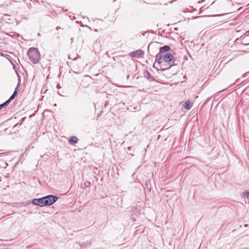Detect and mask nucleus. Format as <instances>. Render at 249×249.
I'll return each mask as SVG.
<instances>
[{
	"instance_id": "9b49d317",
	"label": "nucleus",
	"mask_w": 249,
	"mask_h": 249,
	"mask_svg": "<svg viewBox=\"0 0 249 249\" xmlns=\"http://www.w3.org/2000/svg\"><path fill=\"white\" fill-rule=\"evenodd\" d=\"M191 107L192 105L191 104L190 101H186L185 103V107L186 109H189Z\"/></svg>"
},
{
	"instance_id": "20e7f679",
	"label": "nucleus",
	"mask_w": 249,
	"mask_h": 249,
	"mask_svg": "<svg viewBox=\"0 0 249 249\" xmlns=\"http://www.w3.org/2000/svg\"><path fill=\"white\" fill-rule=\"evenodd\" d=\"M32 203L35 205H37L40 207L45 206L44 201L43 197L41 198H35L33 200Z\"/></svg>"
},
{
	"instance_id": "39448f33",
	"label": "nucleus",
	"mask_w": 249,
	"mask_h": 249,
	"mask_svg": "<svg viewBox=\"0 0 249 249\" xmlns=\"http://www.w3.org/2000/svg\"><path fill=\"white\" fill-rule=\"evenodd\" d=\"M144 54V52L142 50H137L131 52L130 54L132 57H139L142 56Z\"/></svg>"
},
{
	"instance_id": "f8f14e48",
	"label": "nucleus",
	"mask_w": 249,
	"mask_h": 249,
	"mask_svg": "<svg viewBox=\"0 0 249 249\" xmlns=\"http://www.w3.org/2000/svg\"><path fill=\"white\" fill-rule=\"evenodd\" d=\"M5 105H3V104L0 105V109L3 108V107H5Z\"/></svg>"
},
{
	"instance_id": "7ed1b4c3",
	"label": "nucleus",
	"mask_w": 249,
	"mask_h": 249,
	"mask_svg": "<svg viewBox=\"0 0 249 249\" xmlns=\"http://www.w3.org/2000/svg\"><path fill=\"white\" fill-rule=\"evenodd\" d=\"M45 206L51 205L55 202L57 200V197L53 195H49L43 197Z\"/></svg>"
},
{
	"instance_id": "f257e3e1",
	"label": "nucleus",
	"mask_w": 249,
	"mask_h": 249,
	"mask_svg": "<svg viewBox=\"0 0 249 249\" xmlns=\"http://www.w3.org/2000/svg\"><path fill=\"white\" fill-rule=\"evenodd\" d=\"M28 55L30 60L34 63L36 64L38 62L40 55L37 49L30 48L28 52Z\"/></svg>"
},
{
	"instance_id": "ddd939ff",
	"label": "nucleus",
	"mask_w": 249,
	"mask_h": 249,
	"mask_svg": "<svg viewBox=\"0 0 249 249\" xmlns=\"http://www.w3.org/2000/svg\"><path fill=\"white\" fill-rule=\"evenodd\" d=\"M245 195L246 196L249 197V192L245 193Z\"/></svg>"
},
{
	"instance_id": "423d86ee",
	"label": "nucleus",
	"mask_w": 249,
	"mask_h": 249,
	"mask_svg": "<svg viewBox=\"0 0 249 249\" xmlns=\"http://www.w3.org/2000/svg\"><path fill=\"white\" fill-rule=\"evenodd\" d=\"M163 59H164V62H167V63L170 62L173 58V55L172 54L169 53H168L164 55H163Z\"/></svg>"
},
{
	"instance_id": "4468645a",
	"label": "nucleus",
	"mask_w": 249,
	"mask_h": 249,
	"mask_svg": "<svg viewBox=\"0 0 249 249\" xmlns=\"http://www.w3.org/2000/svg\"><path fill=\"white\" fill-rule=\"evenodd\" d=\"M69 57H70V58H71V59H73V60H74V59H76V58H72V57H71V55H70Z\"/></svg>"
},
{
	"instance_id": "9d476101",
	"label": "nucleus",
	"mask_w": 249,
	"mask_h": 249,
	"mask_svg": "<svg viewBox=\"0 0 249 249\" xmlns=\"http://www.w3.org/2000/svg\"><path fill=\"white\" fill-rule=\"evenodd\" d=\"M78 142V139L76 137L73 136L71 137V139L70 140V143H76Z\"/></svg>"
},
{
	"instance_id": "1a4fd4ad",
	"label": "nucleus",
	"mask_w": 249,
	"mask_h": 249,
	"mask_svg": "<svg viewBox=\"0 0 249 249\" xmlns=\"http://www.w3.org/2000/svg\"><path fill=\"white\" fill-rule=\"evenodd\" d=\"M170 50V47L168 46H164L160 48V52L161 53H163L168 51Z\"/></svg>"
},
{
	"instance_id": "0eeeda50",
	"label": "nucleus",
	"mask_w": 249,
	"mask_h": 249,
	"mask_svg": "<svg viewBox=\"0 0 249 249\" xmlns=\"http://www.w3.org/2000/svg\"><path fill=\"white\" fill-rule=\"evenodd\" d=\"M17 94V91H15L13 95L10 97V98L4 103H3V105H5V106H7L9 103L14 98L15 95Z\"/></svg>"
},
{
	"instance_id": "6e6552de",
	"label": "nucleus",
	"mask_w": 249,
	"mask_h": 249,
	"mask_svg": "<svg viewBox=\"0 0 249 249\" xmlns=\"http://www.w3.org/2000/svg\"><path fill=\"white\" fill-rule=\"evenodd\" d=\"M144 76L150 81H153L154 78L151 76V74L148 72L146 71L144 73Z\"/></svg>"
},
{
	"instance_id": "f03ea898",
	"label": "nucleus",
	"mask_w": 249,
	"mask_h": 249,
	"mask_svg": "<svg viewBox=\"0 0 249 249\" xmlns=\"http://www.w3.org/2000/svg\"><path fill=\"white\" fill-rule=\"evenodd\" d=\"M163 55L161 53L158 54L156 56V62L154 64V65H158V67L159 68L160 70L161 71L165 70L171 67V65L170 64H168L166 67L162 66L161 64L164 62V59H163Z\"/></svg>"
}]
</instances>
